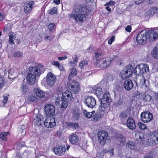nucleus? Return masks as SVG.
Segmentation results:
<instances>
[{
  "label": "nucleus",
  "mask_w": 158,
  "mask_h": 158,
  "mask_svg": "<svg viewBox=\"0 0 158 158\" xmlns=\"http://www.w3.org/2000/svg\"><path fill=\"white\" fill-rule=\"evenodd\" d=\"M91 73L92 72L90 71L86 72L81 74V78H84L87 76H88L91 75Z\"/></svg>",
  "instance_id": "obj_44"
},
{
  "label": "nucleus",
  "mask_w": 158,
  "mask_h": 158,
  "mask_svg": "<svg viewBox=\"0 0 158 158\" xmlns=\"http://www.w3.org/2000/svg\"><path fill=\"white\" fill-rule=\"evenodd\" d=\"M139 135V138L138 139V141L141 144L144 143L145 140L143 137V134L142 133H140Z\"/></svg>",
  "instance_id": "obj_41"
},
{
  "label": "nucleus",
  "mask_w": 158,
  "mask_h": 158,
  "mask_svg": "<svg viewBox=\"0 0 158 158\" xmlns=\"http://www.w3.org/2000/svg\"><path fill=\"white\" fill-rule=\"evenodd\" d=\"M8 36L9 37V43L12 44H14L13 39L15 38V35L14 34L13 32H9L8 34Z\"/></svg>",
  "instance_id": "obj_33"
},
{
  "label": "nucleus",
  "mask_w": 158,
  "mask_h": 158,
  "mask_svg": "<svg viewBox=\"0 0 158 158\" xmlns=\"http://www.w3.org/2000/svg\"><path fill=\"white\" fill-rule=\"evenodd\" d=\"M134 68L132 66L127 65L123 69L121 72L120 76L122 79H125L131 77Z\"/></svg>",
  "instance_id": "obj_6"
},
{
  "label": "nucleus",
  "mask_w": 158,
  "mask_h": 158,
  "mask_svg": "<svg viewBox=\"0 0 158 158\" xmlns=\"http://www.w3.org/2000/svg\"><path fill=\"white\" fill-rule=\"evenodd\" d=\"M88 63L89 61L87 60L82 61L79 63V67L81 69H83L88 65Z\"/></svg>",
  "instance_id": "obj_37"
},
{
  "label": "nucleus",
  "mask_w": 158,
  "mask_h": 158,
  "mask_svg": "<svg viewBox=\"0 0 158 158\" xmlns=\"http://www.w3.org/2000/svg\"><path fill=\"white\" fill-rule=\"evenodd\" d=\"M9 132H3L0 134V138L1 139L6 140H7L6 136L9 135Z\"/></svg>",
  "instance_id": "obj_38"
},
{
  "label": "nucleus",
  "mask_w": 158,
  "mask_h": 158,
  "mask_svg": "<svg viewBox=\"0 0 158 158\" xmlns=\"http://www.w3.org/2000/svg\"><path fill=\"white\" fill-rule=\"evenodd\" d=\"M44 109L45 114L47 116L53 115L55 114V107L51 104L46 105Z\"/></svg>",
  "instance_id": "obj_13"
},
{
  "label": "nucleus",
  "mask_w": 158,
  "mask_h": 158,
  "mask_svg": "<svg viewBox=\"0 0 158 158\" xmlns=\"http://www.w3.org/2000/svg\"><path fill=\"white\" fill-rule=\"evenodd\" d=\"M54 37V36H47L45 37L44 39L46 41H47L48 40H51Z\"/></svg>",
  "instance_id": "obj_55"
},
{
  "label": "nucleus",
  "mask_w": 158,
  "mask_h": 158,
  "mask_svg": "<svg viewBox=\"0 0 158 158\" xmlns=\"http://www.w3.org/2000/svg\"><path fill=\"white\" fill-rule=\"evenodd\" d=\"M33 91L38 99L44 98L45 96L46 92L39 88H34Z\"/></svg>",
  "instance_id": "obj_20"
},
{
  "label": "nucleus",
  "mask_w": 158,
  "mask_h": 158,
  "mask_svg": "<svg viewBox=\"0 0 158 158\" xmlns=\"http://www.w3.org/2000/svg\"><path fill=\"white\" fill-rule=\"evenodd\" d=\"M114 40V36L112 37L108 41V43L109 44H111Z\"/></svg>",
  "instance_id": "obj_60"
},
{
  "label": "nucleus",
  "mask_w": 158,
  "mask_h": 158,
  "mask_svg": "<svg viewBox=\"0 0 158 158\" xmlns=\"http://www.w3.org/2000/svg\"><path fill=\"white\" fill-rule=\"evenodd\" d=\"M65 150L64 146H60L53 148V151L56 155L61 156L64 154Z\"/></svg>",
  "instance_id": "obj_22"
},
{
  "label": "nucleus",
  "mask_w": 158,
  "mask_h": 158,
  "mask_svg": "<svg viewBox=\"0 0 158 158\" xmlns=\"http://www.w3.org/2000/svg\"><path fill=\"white\" fill-rule=\"evenodd\" d=\"M157 13H158V9L156 7H152L148 11V14L149 16Z\"/></svg>",
  "instance_id": "obj_35"
},
{
  "label": "nucleus",
  "mask_w": 158,
  "mask_h": 158,
  "mask_svg": "<svg viewBox=\"0 0 158 158\" xmlns=\"http://www.w3.org/2000/svg\"><path fill=\"white\" fill-rule=\"evenodd\" d=\"M23 56V53L20 51H17L14 53V56L15 57H21Z\"/></svg>",
  "instance_id": "obj_49"
},
{
  "label": "nucleus",
  "mask_w": 158,
  "mask_h": 158,
  "mask_svg": "<svg viewBox=\"0 0 158 158\" xmlns=\"http://www.w3.org/2000/svg\"><path fill=\"white\" fill-rule=\"evenodd\" d=\"M148 39L150 41H152L158 39V33L153 30H150L147 32Z\"/></svg>",
  "instance_id": "obj_19"
},
{
  "label": "nucleus",
  "mask_w": 158,
  "mask_h": 158,
  "mask_svg": "<svg viewBox=\"0 0 158 158\" xmlns=\"http://www.w3.org/2000/svg\"><path fill=\"white\" fill-rule=\"evenodd\" d=\"M19 128L21 130H22V132H24L25 131L24 129H25V127L24 125H21L19 126Z\"/></svg>",
  "instance_id": "obj_62"
},
{
  "label": "nucleus",
  "mask_w": 158,
  "mask_h": 158,
  "mask_svg": "<svg viewBox=\"0 0 158 158\" xmlns=\"http://www.w3.org/2000/svg\"><path fill=\"white\" fill-rule=\"evenodd\" d=\"M126 147L127 148L132 150L135 152H137L139 151L137 145H136L135 142L133 141H129L126 144Z\"/></svg>",
  "instance_id": "obj_26"
},
{
  "label": "nucleus",
  "mask_w": 158,
  "mask_h": 158,
  "mask_svg": "<svg viewBox=\"0 0 158 158\" xmlns=\"http://www.w3.org/2000/svg\"><path fill=\"white\" fill-rule=\"evenodd\" d=\"M127 125L130 129L134 130L135 128V121L132 118L129 117L128 118L127 122Z\"/></svg>",
  "instance_id": "obj_24"
},
{
  "label": "nucleus",
  "mask_w": 158,
  "mask_h": 158,
  "mask_svg": "<svg viewBox=\"0 0 158 158\" xmlns=\"http://www.w3.org/2000/svg\"><path fill=\"white\" fill-rule=\"evenodd\" d=\"M27 100L30 102H36L38 101L39 99L36 95L31 94L28 95Z\"/></svg>",
  "instance_id": "obj_30"
},
{
  "label": "nucleus",
  "mask_w": 158,
  "mask_h": 158,
  "mask_svg": "<svg viewBox=\"0 0 158 158\" xmlns=\"http://www.w3.org/2000/svg\"><path fill=\"white\" fill-rule=\"evenodd\" d=\"M80 114L77 111H75V112H73V117L74 118L75 120H77L79 117Z\"/></svg>",
  "instance_id": "obj_50"
},
{
  "label": "nucleus",
  "mask_w": 158,
  "mask_h": 158,
  "mask_svg": "<svg viewBox=\"0 0 158 158\" xmlns=\"http://www.w3.org/2000/svg\"><path fill=\"white\" fill-rule=\"evenodd\" d=\"M144 1V0H136L135 2L136 4L138 5L141 4Z\"/></svg>",
  "instance_id": "obj_59"
},
{
  "label": "nucleus",
  "mask_w": 158,
  "mask_h": 158,
  "mask_svg": "<svg viewBox=\"0 0 158 158\" xmlns=\"http://www.w3.org/2000/svg\"><path fill=\"white\" fill-rule=\"evenodd\" d=\"M138 124L140 129L142 130H144L147 129V127L143 123L140 122H139L138 123Z\"/></svg>",
  "instance_id": "obj_47"
},
{
  "label": "nucleus",
  "mask_w": 158,
  "mask_h": 158,
  "mask_svg": "<svg viewBox=\"0 0 158 158\" xmlns=\"http://www.w3.org/2000/svg\"><path fill=\"white\" fill-rule=\"evenodd\" d=\"M134 70L135 75H142L149 71V65L147 64L141 63L137 65Z\"/></svg>",
  "instance_id": "obj_5"
},
{
  "label": "nucleus",
  "mask_w": 158,
  "mask_h": 158,
  "mask_svg": "<svg viewBox=\"0 0 158 158\" xmlns=\"http://www.w3.org/2000/svg\"><path fill=\"white\" fill-rule=\"evenodd\" d=\"M141 119L144 123H148L150 122L153 119L152 113L149 111L142 113L140 115Z\"/></svg>",
  "instance_id": "obj_10"
},
{
  "label": "nucleus",
  "mask_w": 158,
  "mask_h": 158,
  "mask_svg": "<svg viewBox=\"0 0 158 158\" xmlns=\"http://www.w3.org/2000/svg\"><path fill=\"white\" fill-rule=\"evenodd\" d=\"M111 101L109 93L107 91L105 92L101 100V110L103 111L107 110Z\"/></svg>",
  "instance_id": "obj_3"
},
{
  "label": "nucleus",
  "mask_w": 158,
  "mask_h": 158,
  "mask_svg": "<svg viewBox=\"0 0 158 158\" xmlns=\"http://www.w3.org/2000/svg\"><path fill=\"white\" fill-rule=\"evenodd\" d=\"M33 122L34 125H41L44 123V116L41 114H35L33 116Z\"/></svg>",
  "instance_id": "obj_17"
},
{
  "label": "nucleus",
  "mask_w": 158,
  "mask_h": 158,
  "mask_svg": "<svg viewBox=\"0 0 158 158\" xmlns=\"http://www.w3.org/2000/svg\"><path fill=\"white\" fill-rule=\"evenodd\" d=\"M78 60V58L77 56H76L74 59H73V61H71L69 62V64L71 66H75L77 63Z\"/></svg>",
  "instance_id": "obj_42"
},
{
  "label": "nucleus",
  "mask_w": 158,
  "mask_h": 158,
  "mask_svg": "<svg viewBox=\"0 0 158 158\" xmlns=\"http://www.w3.org/2000/svg\"><path fill=\"white\" fill-rule=\"evenodd\" d=\"M127 111H123L120 114L119 117L122 120H123L127 117Z\"/></svg>",
  "instance_id": "obj_39"
},
{
  "label": "nucleus",
  "mask_w": 158,
  "mask_h": 158,
  "mask_svg": "<svg viewBox=\"0 0 158 158\" xmlns=\"http://www.w3.org/2000/svg\"><path fill=\"white\" fill-rule=\"evenodd\" d=\"M97 135L98 142L102 145H104L107 142L110 140V138L109 136L108 133L104 130L99 131Z\"/></svg>",
  "instance_id": "obj_4"
},
{
  "label": "nucleus",
  "mask_w": 158,
  "mask_h": 158,
  "mask_svg": "<svg viewBox=\"0 0 158 158\" xmlns=\"http://www.w3.org/2000/svg\"><path fill=\"white\" fill-rule=\"evenodd\" d=\"M147 34L145 31H142L138 33L136 39L137 43L140 45H143L146 43L147 39Z\"/></svg>",
  "instance_id": "obj_7"
},
{
  "label": "nucleus",
  "mask_w": 158,
  "mask_h": 158,
  "mask_svg": "<svg viewBox=\"0 0 158 158\" xmlns=\"http://www.w3.org/2000/svg\"><path fill=\"white\" fill-rule=\"evenodd\" d=\"M69 127L76 129L78 127V124L77 123H69Z\"/></svg>",
  "instance_id": "obj_48"
},
{
  "label": "nucleus",
  "mask_w": 158,
  "mask_h": 158,
  "mask_svg": "<svg viewBox=\"0 0 158 158\" xmlns=\"http://www.w3.org/2000/svg\"><path fill=\"white\" fill-rule=\"evenodd\" d=\"M95 57L97 60V62L99 60V58L102 57V50L100 49H98L96 52H95Z\"/></svg>",
  "instance_id": "obj_34"
},
{
  "label": "nucleus",
  "mask_w": 158,
  "mask_h": 158,
  "mask_svg": "<svg viewBox=\"0 0 158 158\" xmlns=\"http://www.w3.org/2000/svg\"><path fill=\"white\" fill-rule=\"evenodd\" d=\"M17 73V69L16 68H12L10 70H8V73L9 74V75H14L15 73Z\"/></svg>",
  "instance_id": "obj_45"
},
{
  "label": "nucleus",
  "mask_w": 158,
  "mask_h": 158,
  "mask_svg": "<svg viewBox=\"0 0 158 158\" xmlns=\"http://www.w3.org/2000/svg\"><path fill=\"white\" fill-rule=\"evenodd\" d=\"M113 60V59L109 58L101 59L97 62L96 65L98 67L105 69L110 64V61Z\"/></svg>",
  "instance_id": "obj_8"
},
{
  "label": "nucleus",
  "mask_w": 158,
  "mask_h": 158,
  "mask_svg": "<svg viewBox=\"0 0 158 158\" xmlns=\"http://www.w3.org/2000/svg\"><path fill=\"white\" fill-rule=\"evenodd\" d=\"M151 138L149 139L147 141L148 146L154 145L158 143V132H155L151 136Z\"/></svg>",
  "instance_id": "obj_14"
},
{
  "label": "nucleus",
  "mask_w": 158,
  "mask_h": 158,
  "mask_svg": "<svg viewBox=\"0 0 158 158\" xmlns=\"http://www.w3.org/2000/svg\"><path fill=\"white\" fill-rule=\"evenodd\" d=\"M56 77L52 73L49 72L47 75L46 82L50 86L53 85L56 81Z\"/></svg>",
  "instance_id": "obj_16"
},
{
  "label": "nucleus",
  "mask_w": 158,
  "mask_h": 158,
  "mask_svg": "<svg viewBox=\"0 0 158 158\" xmlns=\"http://www.w3.org/2000/svg\"><path fill=\"white\" fill-rule=\"evenodd\" d=\"M108 152V151L106 149H104L103 150L102 152H101V156H100V154H98L97 155V156L98 157H102V156H103L105 154Z\"/></svg>",
  "instance_id": "obj_53"
},
{
  "label": "nucleus",
  "mask_w": 158,
  "mask_h": 158,
  "mask_svg": "<svg viewBox=\"0 0 158 158\" xmlns=\"http://www.w3.org/2000/svg\"><path fill=\"white\" fill-rule=\"evenodd\" d=\"M86 10L84 7L78 6L69 15L71 19L77 22H84L86 19Z\"/></svg>",
  "instance_id": "obj_2"
},
{
  "label": "nucleus",
  "mask_w": 158,
  "mask_h": 158,
  "mask_svg": "<svg viewBox=\"0 0 158 158\" xmlns=\"http://www.w3.org/2000/svg\"><path fill=\"white\" fill-rule=\"evenodd\" d=\"M44 122L45 127L48 128L53 127L56 124L54 118L51 117L46 118Z\"/></svg>",
  "instance_id": "obj_18"
},
{
  "label": "nucleus",
  "mask_w": 158,
  "mask_h": 158,
  "mask_svg": "<svg viewBox=\"0 0 158 158\" xmlns=\"http://www.w3.org/2000/svg\"><path fill=\"white\" fill-rule=\"evenodd\" d=\"M44 71V66L40 64L36 67H30L27 77V82L30 84H34L36 80L35 75L39 76Z\"/></svg>",
  "instance_id": "obj_1"
},
{
  "label": "nucleus",
  "mask_w": 158,
  "mask_h": 158,
  "mask_svg": "<svg viewBox=\"0 0 158 158\" xmlns=\"http://www.w3.org/2000/svg\"><path fill=\"white\" fill-rule=\"evenodd\" d=\"M57 12V9L56 7H53L52 8L48 10V13L53 15L55 14Z\"/></svg>",
  "instance_id": "obj_46"
},
{
  "label": "nucleus",
  "mask_w": 158,
  "mask_h": 158,
  "mask_svg": "<svg viewBox=\"0 0 158 158\" xmlns=\"http://www.w3.org/2000/svg\"><path fill=\"white\" fill-rule=\"evenodd\" d=\"M143 99L144 101L147 102H149L152 100L151 96L149 94L145 95Z\"/></svg>",
  "instance_id": "obj_43"
},
{
  "label": "nucleus",
  "mask_w": 158,
  "mask_h": 158,
  "mask_svg": "<svg viewBox=\"0 0 158 158\" xmlns=\"http://www.w3.org/2000/svg\"><path fill=\"white\" fill-rule=\"evenodd\" d=\"M77 74V72L76 68L73 67L70 69V74L69 76V78L71 79L72 77L76 75Z\"/></svg>",
  "instance_id": "obj_36"
},
{
  "label": "nucleus",
  "mask_w": 158,
  "mask_h": 158,
  "mask_svg": "<svg viewBox=\"0 0 158 158\" xmlns=\"http://www.w3.org/2000/svg\"><path fill=\"white\" fill-rule=\"evenodd\" d=\"M35 4L34 2L30 1L27 2L24 4V10L25 13H30L32 8V6Z\"/></svg>",
  "instance_id": "obj_21"
},
{
  "label": "nucleus",
  "mask_w": 158,
  "mask_h": 158,
  "mask_svg": "<svg viewBox=\"0 0 158 158\" xmlns=\"http://www.w3.org/2000/svg\"><path fill=\"white\" fill-rule=\"evenodd\" d=\"M133 84L131 79H127L124 81L123 86L126 90H130L133 88Z\"/></svg>",
  "instance_id": "obj_25"
},
{
  "label": "nucleus",
  "mask_w": 158,
  "mask_h": 158,
  "mask_svg": "<svg viewBox=\"0 0 158 158\" xmlns=\"http://www.w3.org/2000/svg\"><path fill=\"white\" fill-rule=\"evenodd\" d=\"M109 153L111 156H112L114 155V148H110L108 151Z\"/></svg>",
  "instance_id": "obj_57"
},
{
  "label": "nucleus",
  "mask_w": 158,
  "mask_h": 158,
  "mask_svg": "<svg viewBox=\"0 0 158 158\" xmlns=\"http://www.w3.org/2000/svg\"><path fill=\"white\" fill-rule=\"evenodd\" d=\"M118 141L119 142L120 144H124L126 141V139L124 137L121 135L118 139Z\"/></svg>",
  "instance_id": "obj_40"
},
{
  "label": "nucleus",
  "mask_w": 158,
  "mask_h": 158,
  "mask_svg": "<svg viewBox=\"0 0 158 158\" xmlns=\"http://www.w3.org/2000/svg\"><path fill=\"white\" fill-rule=\"evenodd\" d=\"M83 113L88 118H92L95 116L92 119V120L97 121L101 117V114H98L95 115V111H92L91 112H88L86 110H84L83 111Z\"/></svg>",
  "instance_id": "obj_11"
},
{
  "label": "nucleus",
  "mask_w": 158,
  "mask_h": 158,
  "mask_svg": "<svg viewBox=\"0 0 158 158\" xmlns=\"http://www.w3.org/2000/svg\"><path fill=\"white\" fill-rule=\"evenodd\" d=\"M69 89L75 94H77L80 90V86L78 83L75 81H72L69 86Z\"/></svg>",
  "instance_id": "obj_12"
},
{
  "label": "nucleus",
  "mask_w": 158,
  "mask_h": 158,
  "mask_svg": "<svg viewBox=\"0 0 158 158\" xmlns=\"http://www.w3.org/2000/svg\"><path fill=\"white\" fill-rule=\"evenodd\" d=\"M20 91L23 94H25L29 91L28 88L26 84H22L20 88Z\"/></svg>",
  "instance_id": "obj_31"
},
{
  "label": "nucleus",
  "mask_w": 158,
  "mask_h": 158,
  "mask_svg": "<svg viewBox=\"0 0 158 158\" xmlns=\"http://www.w3.org/2000/svg\"><path fill=\"white\" fill-rule=\"evenodd\" d=\"M92 48L91 47H89L86 50V52H91L92 51Z\"/></svg>",
  "instance_id": "obj_63"
},
{
  "label": "nucleus",
  "mask_w": 158,
  "mask_h": 158,
  "mask_svg": "<svg viewBox=\"0 0 158 158\" xmlns=\"http://www.w3.org/2000/svg\"><path fill=\"white\" fill-rule=\"evenodd\" d=\"M93 92L98 98H100L102 94V89L100 87L94 88Z\"/></svg>",
  "instance_id": "obj_29"
},
{
  "label": "nucleus",
  "mask_w": 158,
  "mask_h": 158,
  "mask_svg": "<svg viewBox=\"0 0 158 158\" xmlns=\"http://www.w3.org/2000/svg\"><path fill=\"white\" fill-rule=\"evenodd\" d=\"M4 85L3 78L0 76V88L2 87Z\"/></svg>",
  "instance_id": "obj_54"
},
{
  "label": "nucleus",
  "mask_w": 158,
  "mask_h": 158,
  "mask_svg": "<svg viewBox=\"0 0 158 158\" xmlns=\"http://www.w3.org/2000/svg\"><path fill=\"white\" fill-rule=\"evenodd\" d=\"M69 123H67L65 122H64L62 123V125L64 128H67L69 127Z\"/></svg>",
  "instance_id": "obj_58"
},
{
  "label": "nucleus",
  "mask_w": 158,
  "mask_h": 158,
  "mask_svg": "<svg viewBox=\"0 0 158 158\" xmlns=\"http://www.w3.org/2000/svg\"><path fill=\"white\" fill-rule=\"evenodd\" d=\"M69 141L73 144H75L79 141V138L78 136L74 134L71 135L69 137Z\"/></svg>",
  "instance_id": "obj_27"
},
{
  "label": "nucleus",
  "mask_w": 158,
  "mask_h": 158,
  "mask_svg": "<svg viewBox=\"0 0 158 158\" xmlns=\"http://www.w3.org/2000/svg\"><path fill=\"white\" fill-rule=\"evenodd\" d=\"M125 30L127 31L128 32H131V26L130 25H128L125 28Z\"/></svg>",
  "instance_id": "obj_61"
},
{
  "label": "nucleus",
  "mask_w": 158,
  "mask_h": 158,
  "mask_svg": "<svg viewBox=\"0 0 158 158\" xmlns=\"http://www.w3.org/2000/svg\"><path fill=\"white\" fill-rule=\"evenodd\" d=\"M52 64L53 65H54L57 67H58L60 66V64L58 61H54L52 62Z\"/></svg>",
  "instance_id": "obj_56"
},
{
  "label": "nucleus",
  "mask_w": 158,
  "mask_h": 158,
  "mask_svg": "<svg viewBox=\"0 0 158 158\" xmlns=\"http://www.w3.org/2000/svg\"><path fill=\"white\" fill-rule=\"evenodd\" d=\"M8 96L9 95H4L3 96V98L4 99L3 101V103H4V104H5L6 103L8 98Z\"/></svg>",
  "instance_id": "obj_51"
},
{
  "label": "nucleus",
  "mask_w": 158,
  "mask_h": 158,
  "mask_svg": "<svg viewBox=\"0 0 158 158\" xmlns=\"http://www.w3.org/2000/svg\"><path fill=\"white\" fill-rule=\"evenodd\" d=\"M55 24L54 23H50L48 26V28L50 31L53 30L54 28Z\"/></svg>",
  "instance_id": "obj_52"
},
{
  "label": "nucleus",
  "mask_w": 158,
  "mask_h": 158,
  "mask_svg": "<svg viewBox=\"0 0 158 158\" xmlns=\"http://www.w3.org/2000/svg\"><path fill=\"white\" fill-rule=\"evenodd\" d=\"M85 102L88 107L93 108L95 106L96 101L93 97L88 96L86 98Z\"/></svg>",
  "instance_id": "obj_15"
},
{
  "label": "nucleus",
  "mask_w": 158,
  "mask_h": 158,
  "mask_svg": "<svg viewBox=\"0 0 158 158\" xmlns=\"http://www.w3.org/2000/svg\"><path fill=\"white\" fill-rule=\"evenodd\" d=\"M151 55L155 59H158V45L153 48L151 52Z\"/></svg>",
  "instance_id": "obj_32"
},
{
  "label": "nucleus",
  "mask_w": 158,
  "mask_h": 158,
  "mask_svg": "<svg viewBox=\"0 0 158 158\" xmlns=\"http://www.w3.org/2000/svg\"><path fill=\"white\" fill-rule=\"evenodd\" d=\"M55 104L59 108H60L62 110H64L68 106L69 103L66 100L62 99V98H57Z\"/></svg>",
  "instance_id": "obj_9"
},
{
  "label": "nucleus",
  "mask_w": 158,
  "mask_h": 158,
  "mask_svg": "<svg viewBox=\"0 0 158 158\" xmlns=\"http://www.w3.org/2000/svg\"><path fill=\"white\" fill-rule=\"evenodd\" d=\"M67 57L65 56L62 57H58V59L60 60H63L67 58Z\"/></svg>",
  "instance_id": "obj_64"
},
{
  "label": "nucleus",
  "mask_w": 158,
  "mask_h": 158,
  "mask_svg": "<svg viewBox=\"0 0 158 158\" xmlns=\"http://www.w3.org/2000/svg\"><path fill=\"white\" fill-rule=\"evenodd\" d=\"M115 3V2L113 1H110L109 2L106 3L104 5V6H105L106 9L110 13L111 11V9L114 6Z\"/></svg>",
  "instance_id": "obj_28"
},
{
  "label": "nucleus",
  "mask_w": 158,
  "mask_h": 158,
  "mask_svg": "<svg viewBox=\"0 0 158 158\" xmlns=\"http://www.w3.org/2000/svg\"><path fill=\"white\" fill-rule=\"evenodd\" d=\"M61 98L62 99L67 101L68 102L70 101L73 99V96L71 92L69 90H66L62 94Z\"/></svg>",
  "instance_id": "obj_23"
}]
</instances>
